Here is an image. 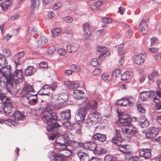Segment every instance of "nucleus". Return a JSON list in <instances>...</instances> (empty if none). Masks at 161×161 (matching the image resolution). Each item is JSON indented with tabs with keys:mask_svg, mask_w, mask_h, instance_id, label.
<instances>
[{
	"mask_svg": "<svg viewBox=\"0 0 161 161\" xmlns=\"http://www.w3.org/2000/svg\"><path fill=\"white\" fill-rule=\"evenodd\" d=\"M77 106L80 108L76 111L75 118L77 121H82L85 119L89 109L94 110L96 109L97 103L95 100L90 101L87 98H85L84 100H82V103L78 104Z\"/></svg>",
	"mask_w": 161,
	"mask_h": 161,
	"instance_id": "f257e3e1",
	"label": "nucleus"
},
{
	"mask_svg": "<svg viewBox=\"0 0 161 161\" xmlns=\"http://www.w3.org/2000/svg\"><path fill=\"white\" fill-rule=\"evenodd\" d=\"M119 122L122 124L121 130L123 133L129 137L132 136L138 133V129L130 123L131 118L125 114H122L118 120Z\"/></svg>",
	"mask_w": 161,
	"mask_h": 161,
	"instance_id": "f03ea898",
	"label": "nucleus"
},
{
	"mask_svg": "<svg viewBox=\"0 0 161 161\" xmlns=\"http://www.w3.org/2000/svg\"><path fill=\"white\" fill-rule=\"evenodd\" d=\"M41 116L43 121L47 125L50 124L53 120L57 119L55 113L53 112V108L52 106H47L44 109Z\"/></svg>",
	"mask_w": 161,
	"mask_h": 161,
	"instance_id": "7ed1b4c3",
	"label": "nucleus"
},
{
	"mask_svg": "<svg viewBox=\"0 0 161 161\" xmlns=\"http://www.w3.org/2000/svg\"><path fill=\"white\" fill-rule=\"evenodd\" d=\"M22 66L15 67L16 69L12 72L10 78H8V84L12 85L13 84H18L21 83L24 79L23 72L22 70Z\"/></svg>",
	"mask_w": 161,
	"mask_h": 161,
	"instance_id": "20e7f679",
	"label": "nucleus"
},
{
	"mask_svg": "<svg viewBox=\"0 0 161 161\" xmlns=\"http://www.w3.org/2000/svg\"><path fill=\"white\" fill-rule=\"evenodd\" d=\"M67 137V136L66 135H61L57 137L54 144L56 149L67 145L68 140Z\"/></svg>",
	"mask_w": 161,
	"mask_h": 161,
	"instance_id": "39448f33",
	"label": "nucleus"
},
{
	"mask_svg": "<svg viewBox=\"0 0 161 161\" xmlns=\"http://www.w3.org/2000/svg\"><path fill=\"white\" fill-rule=\"evenodd\" d=\"M12 69L10 65L0 68V76L4 77L8 84V78H10L12 73Z\"/></svg>",
	"mask_w": 161,
	"mask_h": 161,
	"instance_id": "423d86ee",
	"label": "nucleus"
},
{
	"mask_svg": "<svg viewBox=\"0 0 161 161\" xmlns=\"http://www.w3.org/2000/svg\"><path fill=\"white\" fill-rule=\"evenodd\" d=\"M58 150L57 153L58 154L59 156L67 157L69 156L71 154V150L66 145L57 149Z\"/></svg>",
	"mask_w": 161,
	"mask_h": 161,
	"instance_id": "0eeeda50",
	"label": "nucleus"
},
{
	"mask_svg": "<svg viewBox=\"0 0 161 161\" xmlns=\"http://www.w3.org/2000/svg\"><path fill=\"white\" fill-rule=\"evenodd\" d=\"M146 58V54L140 53L136 55L134 57L133 60L135 64L141 65L144 63Z\"/></svg>",
	"mask_w": 161,
	"mask_h": 161,
	"instance_id": "6e6552de",
	"label": "nucleus"
},
{
	"mask_svg": "<svg viewBox=\"0 0 161 161\" xmlns=\"http://www.w3.org/2000/svg\"><path fill=\"white\" fill-rule=\"evenodd\" d=\"M55 86L45 84L44 85L39 91V93L41 95H47L50 92V91L52 90L54 91L55 89Z\"/></svg>",
	"mask_w": 161,
	"mask_h": 161,
	"instance_id": "1a4fd4ad",
	"label": "nucleus"
},
{
	"mask_svg": "<svg viewBox=\"0 0 161 161\" xmlns=\"http://www.w3.org/2000/svg\"><path fill=\"white\" fill-rule=\"evenodd\" d=\"M160 130V129L156 128H149L146 133V136L149 139L155 137L158 134Z\"/></svg>",
	"mask_w": 161,
	"mask_h": 161,
	"instance_id": "9d476101",
	"label": "nucleus"
},
{
	"mask_svg": "<svg viewBox=\"0 0 161 161\" xmlns=\"http://www.w3.org/2000/svg\"><path fill=\"white\" fill-rule=\"evenodd\" d=\"M154 91H143L141 92L140 94V98L143 101H146L148 98L156 97L155 95Z\"/></svg>",
	"mask_w": 161,
	"mask_h": 161,
	"instance_id": "9b49d317",
	"label": "nucleus"
},
{
	"mask_svg": "<svg viewBox=\"0 0 161 161\" xmlns=\"http://www.w3.org/2000/svg\"><path fill=\"white\" fill-rule=\"evenodd\" d=\"M84 92L81 90L75 89L73 93V97L75 99L80 101V103H82V100H84L86 97H84L83 95Z\"/></svg>",
	"mask_w": 161,
	"mask_h": 161,
	"instance_id": "f8f14e48",
	"label": "nucleus"
},
{
	"mask_svg": "<svg viewBox=\"0 0 161 161\" xmlns=\"http://www.w3.org/2000/svg\"><path fill=\"white\" fill-rule=\"evenodd\" d=\"M25 55L24 52H19L15 54L13 58V60L15 64V67L16 68L18 67V66H22L19 63L20 59L23 58Z\"/></svg>",
	"mask_w": 161,
	"mask_h": 161,
	"instance_id": "ddd939ff",
	"label": "nucleus"
},
{
	"mask_svg": "<svg viewBox=\"0 0 161 161\" xmlns=\"http://www.w3.org/2000/svg\"><path fill=\"white\" fill-rule=\"evenodd\" d=\"M79 48V45L77 42L72 43L66 46L67 51L70 53H73L77 51Z\"/></svg>",
	"mask_w": 161,
	"mask_h": 161,
	"instance_id": "4468645a",
	"label": "nucleus"
},
{
	"mask_svg": "<svg viewBox=\"0 0 161 161\" xmlns=\"http://www.w3.org/2000/svg\"><path fill=\"white\" fill-rule=\"evenodd\" d=\"M151 150L150 148L142 149L139 150V155L141 157H144L145 158L151 157Z\"/></svg>",
	"mask_w": 161,
	"mask_h": 161,
	"instance_id": "2eb2a0df",
	"label": "nucleus"
},
{
	"mask_svg": "<svg viewBox=\"0 0 161 161\" xmlns=\"http://www.w3.org/2000/svg\"><path fill=\"white\" fill-rule=\"evenodd\" d=\"M118 150L123 153L130 154L132 152L131 146L129 145H120L119 147Z\"/></svg>",
	"mask_w": 161,
	"mask_h": 161,
	"instance_id": "dca6fc26",
	"label": "nucleus"
},
{
	"mask_svg": "<svg viewBox=\"0 0 161 161\" xmlns=\"http://www.w3.org/2000/svg\"><path fill=\"white\" fill-rule=\"evenodd\" d=\"M148 30V25L146 22L142 21L141 22L139 28V31L143 35L147 33Z\"/></svg>",
	"mask_w": 161,
	"mask_h": 161,
	"instance_id": "f3484780",
	"label": "nucleus"
},
{
	"mask_svg": "<svg viewBox=\"0 0 161 161\" xmlns=\"http://www.w3.org/2000/svg\"><path fill=\"white\" fill-rule=\"evenodd\" d=\"M97 50L100 53L99 57L102 58V57L105 58L107 55L109 54V52L108 51L106 48L102 46H98L97 48Z\"/></svg>",
	"mask_w": 161,
	"mask_h": 161,
	"instance_id": "a211bd4d",
	"label": "nucleus"
},
{
	"mask_svg": "<svg viewBox=\"0 0 161 161\" xmlns=\"http://www.w3.org/2000/svg\"><path fill=\"white\" fill-rule=\"evenodd\" d=\"M14 108L12 106L10 101L6 102L5 104H3V110H4V112L8 114L11 113L12 111H14Z\"/></svg>",
	"mask_w": 161,
	"mask_h": 161,
	"instance_id": "6ab92c4d",
	"label": "nucleus"
},
{
	"mask_svg": "<svg viewBox=\"0 0 161 161\" xmlns=\"http://www.w3.org/2000/svg\"><path fill=\"white\" fill-rule=\"evenodd\" d=\"M83 146L85 149L94 151L96 147V144L95 143L91 142L84 143Z\"/></svg>",
	"mask_w": 161,
	"mask_h": 161,
	"instance_id": "aec40b11",
	"label": "nucleus"
},
{
	"mask_svg": "<svg viewBox=\"0 0 161 161\" xmlns=\"http://www.w3.org/2000/svg\"><path fill=\"white\" fill-rule=\"evenodd\" d=\"M40 0H31V13H33L35 10H37L38 7L40 5Z\"/></svg>",
	"mask_w": 161,
	"mask_h": 161,
	"instance_id": "412c9836",
	"label": "nucleus"
},
{
	"mask_svg": "<svg viewBox=\"0 0 161 161\" xmlns=\"http://www.w3.org/2000/svg\"><path fill=\"white\" fill-rule=\"evenodd\" d=\"M77 154L80 161H89V157L88 154L79 152L77 153Z\"/></svg>",
	"mask_w": 161,
	"mask_h": 161,
	"instance_id": "4be33fe9",
	"label": "nucleus"
},
{
	"mask_svg": "<svg viewBox=\"0 0 161 161\" xmlns=\"http://www.w3.org/2000/svg\"><path fill=\"white\" fill-rule=\"evenodd\" d=\"M60 116L63 119L66 120H69L71 117L70 110L67 109L65 111L61 112L60 113Z\"/></svg>",
	"mask_w": 161,
	"mask_h": 161,
	"instance_id": "5701e85b",
	"label": "nucleus"
},
{
	"mask_svg": "<svg viewBox=\"0 0 161 161\" xmlns=\"http://www.w3.org/2000/svg\"><path fill=\"white\" fill-rule=\"evenodd\" d=\"M37 96V94H33L31 93H28L27 96V99L29 103L30 104V103L31 102L36 103L38 100Z\"/></svg>",
	"mask_w": 161,
	"mask_h": 161,
	"instance_id": "b1692460",
	"label": "nucleus"
},
{
	"mask_svg": "<svg viewBox=\"0 0 161 161\" xmlns=\"http://www.w3.org/2000/svg\"><path fill=\"white\" fill-rule=\"evenodd\" d=\"M92 138L95 140H98L101 142H103L106 141V136L104 134L96 133L93 136Z\"/></svg>",
	"mask_w": 161,
	"mask_h": 161,
	"instance_id": "393cba45",
	"label": "nucleus"
},
{
	"mask_svg": "<svg viewBox=\"0 0 161 161\" xmlns=\"http://www.w3.org/2000/svg\"><path fill=\"white\" fill-rule=\"evenodd\" d=\"M121 141L122 139L120 131L119 130H116L115 135L112 140V142L114 144H117L118 142H121Z\"/></svg>",
	"mask_w": 161,
	"mask_h": 161,
	"instance_id": "a878e982",
	"label": "nucleus"
},
{
	"mask_svg": "<svg viewBox=\"0 0 161 161\" xmlns=\"http://www.w3.org/2000/svg\"><path fill=\"white\" fill-rule=\"evenodd\" d=\"M49 158L52 160L55 161H61L62 158L59 156V155L56 154L53 152H50L48 154Z\"/></svg>",
	"mask_w": 161,
	"mask_h": 161,
	"instance_id": "bb28decb",
	"label": "nucleus"
},
{
	"mask_svg": "<svg viewBox=\"0 0 161 161\" xmlns=\"http://www.w3.org/2000/svg\"><path fill=\"white\" fill-rule=\"evenodd\" d=\"M24 115L20 112L17 111L13 114V118L16 120H20L23 119L24 117Z\"/></svg>",
	"mask_w": 161,
	"mask_h": 161,
	"instance_id": "cd10ccee",
	"label": "nucleus"
},
{
	"mask_svg": "<svg viewBox=\"0 0 161 161\" xmlns=\"http://www.w3.org/2000/svg\"><path fill=\"white\" fill-rule=\"evenodd\" d=\"M90 118V121L95 123L100 118V114L99 112H95L91 114Z\"/></svg>",
	"mask_w": 161,
	"mask_h": 161,
	"instance_id": "c85d7f7f",
	"label": "nucleus"
},
{
	"mask_svg": "<svg viewBox=\"0 0 161 161\" xmlns=\"http://www.w3.org/2000/svg\"><path fill=\"white\" fill-rule=\"evenodd\" d=\"M36 34V32L33 27L29 28L26 34V38L30 39L33 37L35 34Z\"/></svg>",
	"mask_w": 161,
	"mask_h": 161,
	"instance_id": "c756f323",
	"label": "nucleus"
},
{
	"mask_svg": "<svg viewBox=\"0 0 161 161\" xmlns=\"http://www.w3.org/2000/svg\"><path fill=\"white\" fill-rule=\"evenodd\" d=\"M132 73L130 71H126L121 75V79L122 80H125L131 79L132 77Z\"/></svg>",
	"mask_w": 161,
	"mask_h": 161,
	"instance_id": "7c9ffc66",
	"label": "nucleus"
},
{
	"mask_svg": "<svg viewBox=\"0 0 161 161\" xmlns=\"http://www.w3.org/2000/svg\"><path fill=\"white\" fill-rule=\"evenodd\" d=\"M158 73L157 71H154L151 74L149 75H148L149 83H151L153 82L154 80L158 77Z\"/></svg>",
	"mask_w": 161,
	"mask_h": 161,
	"instance_id": "2f4dec72",
	"label": "nucleus"
},
{
	"mask_svg": "<svg viewBox=\"0 0 161 161\" xmlns=\"http://www.w3.org/2000/svg\"><path fill=\"white\" fill-rule=\"evenodd\" d=\"M23 91L25 92L27 95L28 93H32L34 92V90L32 86L26 84L23 89Z\"/></svg>",
	"mask_w": 161,
	"mask_h": 161,
	"instance_id": "473e14b6",
	"label": "nucleus"
},
{
	"mask_svg": "<svg viewBox=\"0 0 161 161\" xmlns=\"http://www.w3.org/2000/svg\"><path fill=\"white\" fill-rule=\"evenodd\" d=\"M12 2L10 0H7L4 1L1 4V6L3 10H7L8 7L12 4Z\"/></svg>",
	"mask_w": 161,
	"mask_h": 161,
	"instance_id": "72a5a7b5",
	"label": "nucleus"
},
{
	"mask_svg": "<svg viewBox=\"0 0 161 161\" xmlns=\"http://www.w3.org/2000/svg\"><path fill=\"white\" fill-rule=\"evenodd\" d=\"M102 59L99 57L98 58H93L91 61L90 64L93 66H96L100 64Z\"/></svg>",
	"mask_w": 161,
	"mask_h": 161,
	"instance_id": "f704fd0d",
	"label": "nucleus"
},
{
	"mask_svg": "<svg viewBox=\"0 0 161 161\" xmlns=\"http://www.w3.org/2000/svg\"><path fill=\"white\" fill-rule=\"evenodd\" d=\"M139 124L142 128H144L148 126L149 122L146 118L144 117L140 119Z\"/></svg>",
	"mask_w": 161,
	"mask_h": 161,
	"instance_id": "c9c22d12",
	"label": "nucleus"
},
{
	"mask_svg": "<svg viewBox=\"0 0 161 161\" xmlns=\"http://www.w3.org/2000/svg\"><path fill=\"white\" fill-rule=\"evenodd\" d=\"M101 1H98L94 3L91 5V8L93 10L97 11L99 9V8L100 7L102 4Z\"/></svg>",
	"mask_w": 161,
	"mask_h": 161,
	"instance_id": "e433bc0d",
	"label": "nucleus"
},
{
	"mask_svg": "<svg viewBox=\"0 0 161 161\" xmlns=\"http://www.w3.org/2000/svg\"><path fill=\"white\" fill-rule=\"evenodd\" d=\"M49 125L46 127L47 130L49 132L52 131L60 126V125L57 123H54Z\"/></svg>",
	"mask_w": 161,
	"mask_h": 161,
	"instance_id": "4c0bfd02",
	"label": "nucleus"
},
{
	"mask_svg": "<svg viewBox=\"0 0 161 161\" xmlns=\"http://www.w3.org/2000/svg\"><path fill=\"white\" fill-rule=\"evenodd\" d=\"M48 40L47 38L44 36H40L38 39L37 43L39 46L41 47L47 42Z\"/></svg>",
	"mask_w": 161,
	"mask_h": 161,
	"instance_id": "58836bf2",
	"label": "nucleus"
},
{
	"mask_svg": "<svg viewBox=\"0 0 161 161\" xmlns=\"http://www.w3.org/2000/svg\"><path fill=\"white\" fill-rule=\"evenodd\" d=\"M61 29L59 27L53 29L51 31L52 36L54 37L57 36L61 33Z\"/></svg>",
	"mask_w": 161,
	"mask_h": 161,
	"instance_id": "ea45409f",
	"label": "nucleus"
},
{
	"mask_svg": "<svg viewBox=\"0 0 161 161\" xmlns=\"http://www.w3.org/2000/svg\"><path fill=\"white\" fill-rule=\"evenodd\" d=\"M79 145L78 142L70 140L68 139L67 142V146L69 147L70 146H72L74 148L76 147Z\"/></svg>",
	"mask_w": 161,
	"mask_h": 161,
	"instance_id": "a19ab883",
	"label": "nucleus"
},
{
	"mask_svg": "<svg viewBox=\"0 0 161 161\" xmlns=\"http://www.w3.org/2000/svg\"><path fill=\"white\" fill-rule=\"evenodd\" d=\"M7 64L5 58L3 55L0 54V66L2 68L7 65Z\"/></svg>",
	"mask_w": 161,
	"mask_h": 161,
	"instance_id": "79ce46f5",
	"label": "nucleus"
},
{
	"mask_svg": "<svg viewBox=\"0 0 161 161\" xmlns=\"http://www.w3.org/2000/svg\"><path fill=\"white\" fill-rule=\"evenodd\" d=\"M34 68L32 66H28L25 69V72L26 76H30L32 75Z\"/></svg>",
	"mask_w": 161,
	"mask_h": 161,
	"instance_id": "37998d69",
	"label": "nucleus"
},
{
	"mask_svg": "<svg viewBox=\"0 0 161 161\" xmlns=\"http://www.w3.org/2000/svg\"><path fill=\"white\" fill-rule=\"evenodd\" d=\"M121 74V70L120 69H115L113 71L112 75L113 77L117 78Z\"/></svg>",
	"mask_w": 161,
	"mask_h": 161,
	"instance_id": "c03bdc74",
	"label": "nucleus"
},
{
	"mask_svg": "<svg viewBox=\"0 0 161 161\" xmlns=\"http://www.w3.org/2000/svg\"><path fill=\"white\" fill-rule=\"evenodd\" d=\"M124 45L121 44L117 46V50L118 53L119 55H122L125 53L123 50Z\"/></svg>",
	"mask_w": 161,
	"mask_h": 161,
	"instance_id": "a18cd8bd",
	"label": "nucleus"
},
{
	"mask_svg": "<svg viewBox=\"0 0 161 161\" xmlns=\"http://www.w3.org/2000/svg\"><path fill=\"white\" fill-rule=\"evenodd\" d=\"M5 123L9 126L14 125L16 124L15 121L10 119H5Z\"/></svg>",
	"mask_w": 161,
	"mask_h": 161,
	"instance_id": "49530a36",
	"label": "nucleus"
},
{
	"mask_svg": "<svg viewBox=\"0 0 161 161\" xmlns=\"http://www.w3.org/2000/svg\"><path fill=\"white\" fill-rule=\"evenodd\" d=\"M105 151V150L101 146L96 145V147L94 151H96L97 153L99 154L103 153Z\"/></svg>",
	"mask_w": 161,
	"mask_h": 161,
	"instance_id": "de8ad7c7",
	"label": "nucleus"
},
{
	"mask_svg": "<svg viewBox=\"0 0 161 161\" xmlns=\"http://www.w3.org/2000/svg\"><path fill=\"white\" fill-rule=\"evenodd\" d=\"M64 85L66 86L68 88L70 89H73V87H74L73 82L68 80L64 82Z\"/></svg>",
	"mask_w": 161,
	"mask_h": 161,
	"instance_id": "09e8293b",
	"label": "nucleus"
},
{
	"mask_svg": "<svg viewBox=\"0 0 161 161\" xmlns=\"http://www.w3.org/2000/svg\"><path fill=\"white\" fill-rule=\"evenodd\" d=\"M71 68L75 72H79L80 70V69L79 67L74 64H73L71 66Z\"/></svg>",
	"mask_w": 161,
	"mask_h": 161,
	"instance_id": "8fccbe9b",
	"label": "nucleus"
},
{
	"mask_svg": "<svg viewBox=\"0 0 161 161\" xmlns=\"http://www.w3.org/2000/svg\"><path fill=\"white\" fill-rule=\"evenodd\" d=\"M57 52L58 54L61 56L65 55L66 53L65 50L63 48H59L57 50Z\"/></svg>",
	"mask_w": 161,
	"mask_h": 161,
	"instance_id": "3c124183",
	"label": "nucleus"
},
{
	"mask_svg": "<svg viewBox=\"0 0 161 161\" xmlns=\"http://www.w3.org/2000/svg\"><path fill=\"white\" fill-rule=\"evenodd\" d=\"M0 99L2 101H3L5 103L10 101L9 98H7L4 94L2 93H0Z\"/></svg>",
	"mask_w": 161,
	"mask_h": 161,
	"instance_id": "603ef678",
	"label": "nucleus"
},
{
	"mask_svg": "<svg viewBox=\"0 0 161 161\" xmlns=\"http://www.w3.org/2000/svg\"><path fill=\"white\" fill-rule=\"evenodd\" d=\"M62 4L61 3L57 2L54 4L53 9V10H56L62 7Z\"/></svg>",
	"mask_w": 161,
	"mask_h": 161,
	"instance_id": "864d4df0",
	"label": "nucleus"
},
{
	"mask_svg": "<svg viewBox=\"0 0 161 161\" xmlns=\"http://www.w3.org/2000/svg\"><path fill=\"white\" fill-rule=\"evenodd\" d=\"M103 22L106 24H110L112 22V20L110 18L108 17H103L102 19Z\"/></svg>",
	"mask_w": 161,
	"mask_h": 161,
	"instance_id": "5fc2aeb1",
	"label": "nucleus"
},
{
	"mask_svg": "<svg viewBox=\"0 0 161 161\" xmlns=\"http://www.w3.org/2000/svg\"><path fill=\"white\" fill-rule=\"evenodd\" d=\"M126 99L128 103V104L130 106L134 103L135 101V98L132 96H130Z\"/></svg>",
	"mask_w": 161,
	"mask_h": 161,
	"instance_id": "6e6d98bb",
	"label": "nucleus"
},
{
	"mask_svg": "<svg viewBox=\"0 0 161 161\" xmlns=\"http://www.w3.org/2000/svg\"><path fill=\"white\" fill-rule=\"evenodd\" d=\"M102 72V69L100 68L95 69L92 73L93 75H100Z\"/></svg>",
	"mask_w": 161,
	"mask_h": 161,
	"instance_id": "4d7b16f0",
	"label": "nucleus"
},
{
	"mask_svg": "<svg viewBox=\"0 0 161 161\" xmlns=\"http://www.w3.org/2000/svg\"><path fill=\"white\" fill-rule=\"evenodd\" d=\"M104 160L105 161H116V158L114 157L108 156L106 157Z\"/></svg>",
	"mask_w": 161,
	"mask_h": 161,
	"instance_id": "13d9d810",
	"label": "nucleus"
},
{
	"mask_svg": "<svg viewBox=\"0 0 161 161\" xmlns=\"http://www.w3.org/2000/svg\"><path fill=\"white\" fill-rule=\"evenodd\" d=\"M39 66L40 68L46 69L48 67L47 62H42L39 64Z\"/></svg>",
	"mask_w": 161,
	"mask_h": 161,
	"instance_id": "bf43d9fd",
	"label": "nucleus"
},
{
	"mask_svg": "<svg viewBox=\"0 0 161 161\" xmlns=\"http://www.w3.org/2000/svg\"><path fill=\"white\" fill-rule=\"evenodd\" d=\"M64 20L68 23H70L73 20V19L69 16H67L63 18Z\"/></svg>",
	"mask_w": 161,
	"mask_h": 161,
	"instance_id": "052dcab7",
	"label": "nucleus"
},
{
	"mask_svg": "<svg viewBox=\"0 0 161 161\" xmlns=\"http://www.w3.org/2000/svg\"><path fill=\"white\" fill-rule=\"evenodd\" d=\"M83 32L85 38L86 39H89L91 34L90 31H84Z\"/></svg>",
	"mask_w": 161,
	"mask_h": 161,
	"instance_id": "680f3d73",
	"label": "nucleus"
},
{
	"mask_svg": "<svg viewBox=\"0 0 161 161\" xmlns=\"http://www.w3.org/2000/svg\"><path fill=\"white\" fill-rule=\"evenodd\" d=\"M58 134L57 133H53L49 136L48 139L53 140L57 137Z\"/></svg>",
	"mask_w": 161,
	"mask_h": 161,
	"instance_id": "e2e57ef3",
	"label": "nucleus"
},
{
	"mask_svg": "<svg viewBox=\"0 0 161 161\" xmlns=\"http://www.w3.org/2000/svg\"><path fill=\"white\" fill-rule=\"evenodd\" d=\"M101 77L102 80L105 81L107 80L108 79L109 75L107 73H104L102 74Z\"/></svg>",
	"mask_w": 161,
	"mask_h": 161,
	"instance_id": "0e129e2a",
	"label": "nucleus"
},
{
	"mask_svg": "<svg viewBox=\"0 0 161 161\" xmlns=\"http://www.w3.org/2000/svg\"><path fill=\"white\" fill-rule=\"evenodd\" d=\"M64 34L67 37H71L73 36V33L70 30H68L65 31Z\"/></svg>",
	"mask_w": 161,
	"mask_h": 161,
	"instance_id": "69168bd1",
	"label": "nucleus"
},
{
	"mask_svg": "<svg viewBox=\"0 0 161 161\" xmlns=\"http://www.w3.org/2000/svg\"><path fill=\"white\" fill-rule=\"evenodd\" d=\"M55 50V48L54 47L51 46L48 49V50L47 51V53L48 54H52L54 52Z\"/></svg>",
	"mask_w": 161,
	"mask_h": 161,
	"instance_id": "338daca9",
	"label": "nucleus"
},
{
	"mask_svg": "<svg viewBox=\"0 0 161 161\" xmlns=\"http://www.w3.org/2000/svg\"><path fill=\"white\" fill-rule=\"evenodd\" d=\"M158 38L156 37H153L150 39L151 46H153L154 45L155 42L157 41Z\"/></svg>",
	"mask_w": 161,
	"mask_h": 161,
	"instance_id": "774afa93",
	"label": "nucleus"
}]
</instances>
